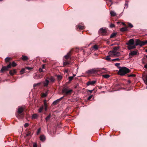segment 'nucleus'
<instances>
[{
    "label": "nucleus",
    "instance_id": "nucleus-1",
    "mask_svg": "<svg viewBox=\"0 0 147 147\" xmlns=\"http://www.w3.org/2000/svg\"><path fill=\"white\" fill-rule=\"evenodd\" d=\"M119 69L118 72V74L123 76L130 72V70L125 67H119V65H115Z\"/></svg>",
    "mask_w": 147,
    "mask_h": 147
},
{
    "label": "nucleus",
    "instance_id": "nucleus-2",
    "mask_svg": "<svg viewBox=\"0 0 147 147\" xmlns=\"http://www.w3.org/2000/svg\"><path fill=\"white\" fill-rule=\"evenodd\" d=\"M135 42L136 43L134 45H132L129 47H128V49L129 50H130L136 48V46L139 45L142 46L146 45L147 44V40L145 41H141L139 39H136Z\"/></svg>",
    "mask_w": 147,
    "mask_h": 147
},
{
    "label": "nucleus",
    "instance_id": "nucleus-3",
    "mask_svg": "<svg viewBox=\"0 0 147 147\" xmlns=\"http://www.w3.org/2000/svg\"><path fill=\"white\" fill-rule=\"evenodd\" d=\"M71 51H69L67 55L64 56L63 58V64H70L73 63L74 61L73 60L71 59L70 57Z\"/></svg>",
    "mask_w": 147,
    "mask_h": 147
},
{
    "label": "nucleus",
    "instance_id": "nucleus-4",
    "mask_svg": "<svg viewBox=\"0 0 147 147\" xmlns=\"http://www.w3.org/2000/svg\"><path fill=\"white\" fill-rule=\"evenodd\" d=\"M120 47L119 46L115 47H113L112 51H110L109 52V54L111 57H118L121 54L119 52L117 51L119 50Z\"/></svg>",
    "mask_w": 147,
    "mask_h": 147
},
{
    "label": "nucleus",
    "instance_id": "nucleus-5",
    "mask_svg": "<svg viewBox=\"0 0 147 147\" xmlns=\"http://www.w3.org/2000/svg\"><path fill=\"white\" fill-rule=\"evenodd\" d=\"M100 69L98 68H94L88 70L86 71V73L89 74H93L99 72Z\"/></svg>",
    "mask_w": 147,
    "mask_h": 147
},
{
    "label": "nucleus",
    "instance_id": "nucleus-6",
    "mask_svg": "<svg viewBox=\"0 0 147 147\" xmlns=\"http://www.w3.org/2000/svg\"><path fill=\"white\" fill-rule=\"evenodd\" d=\"M16 65H7V66H3L1 70V72L3 73L5 71H7L9 69L11 68V65L13 67H14L16 66Z\"/></svg>",
    "mask_w": 147,
    "mask_h": 147
},
{
    "label": "nucleus",
    "instance_id": "nucleus-7",
    "mask_svg": "<svg viewBox=\"0 0 147 147\" xmlns=\"http://www.w3.org/2000/svg\"><path fill=\"white\" fill-rule=\"evenodd\" d=\"M73 90H69L67 88H64L62 90L63 93L65 94V95L71 94Z\"/></svg>",
    "mask_w": 147,
    "mask_h": 147
},
{
    "label": "nucleus",
    "instance_id": "nucleus-8",
    "mask_svg": "<svg viewBox=\"0 0 147 147\" xmlns=\"http://www.w3.org/2000/svg\"><path fill=\"white\" fill-rule=\"evenodd\" d=\"M33 68V67H26L25 68L22 69L20 71V72L21 74H22L24 73L27 72L26 71L27 69L30 70L31 69Z\"/></svg>",
    "mask_w": 147,
    "mask_h": 147
},
{
    "label": "nucleus",
    "instance_id": "nucleus-9",
    "mask_svg": "<svg viewBox=\"0 0 147 147\" xmlns=\"http://www.w3.org/2000/svg\"><path fill=\"white\" fill-rule=\"evenodd\" d=\"M98 33L100 34L101 35L104 36L106 34L107 31L105 29L101 28L99 30Z\"/></svg>",
    "mask_w": 147,
    "mask_h": 147
},
{
    "label": "nucleus",
    "instance_id": "nucleus-10",
    "mask_svg": "<svg viewBox=\"0 0 147 147\" xmlns=\"http://www.w3.org/2000/svg\"><path fill=\"white\" fill-rule=\"evenodd\" d=\"M134 39H130L126 43V44L128 45L127 47H129L131 45H134Z\"/></svg>",
    "mask_w": 147,
    "mask_h": 147
},
{
    "label": "nucleus",
    "instance_id": "nucleus-11",
    "mask_svg": "<svg viewBox=\"0 0 147 147\" xmlns=\"http://www.w3.org/2000/svg\"><path fill=\"white\" fill-rule=\"evenodd\" d=\"M43 76V75L42 74H35L34 76V78L36 79H38L42 78Z\"/></svg>",
    "mask_w": 147,
    "mask_h": 147
},
{
    "label": "nucleus",
    "instance_id": "nucleus-12",
    "mask_svg": "<svg viewBox=\"0 0 147 147\" xmlns=\"http://www.w3.org/2000/svg\"><path fill=\"white\" fill-rule=\"evenodd\" d=\"M12 58L11 57H7L5 58V61L6 63H11L12 61Z\"/></svg>",
    "mask_w": 147,
    "mask_h": 147
},
{
    "label": "nucleus",
    "instance_id": "nucleus-13",
    "mask_svg": "<svg viewBox=\"0 0 147 147\" xmlns=\"http://www.w3.org/2000/svg\"><path fill=\"white\" fill-rule=\"evenodd\" d=\"M99 68L100 69V70L99 71V72H100V73H105L107 72L108 71V69L106 68Z\"/></svg>",
    "mask_w": 147,
    "mask_h": 147
},
{
    "label": "nucleus",
    "instance_id": "nucleus-14",
    "mask_svg": "<svg viewBox=\"0 0 147 147\" xmlns=\"http://www.w3.org/2000/svg\"><path fill=\"white\" fill-rule=\"evenodd\" d=\"M24 111V108L22 107H18V114L22 113Z\"/></svg>",
    "mask_w": 147,
    "mask_h": 147
},
{
    "label": "nucleus",
    "instance_id": "nucleus-15",
    "mask_svg": "<svg viewBox=\"0 0 147 147\" xmlns=\"http://www.w3.org/2000/svg\"><path fill=\"white\" fill-rule=\"evenodd\" d=\"M45 65H42V68H40L39 69V71L40 72H44L46 71Z\"/></svg>",
    "mask_w": 147,
    "mask_h": 147
},
{
    "label": "nucleus",
    "instance_id": "nucleus-16",
    "mask_svg": "<svg viewBox=\"0 0 147 147\" xmlns=\"http://www.w3.org/2000/svg\"><path fill=\"white\" fill-rule=\"evenodd\" d=\"M49 82V81L47 79H46L45 81L42 82L43 84V86L45 87L47 86Z\"/></svg>",
    "mask_w": 147,
    "mask_h": 147
},
{
    "label": "nucleus",
    "instance_id": "nucleus-17",
    "mask_svg": "<svg viewBox=\"0 0 147 147\" xmlns=\"http://www.w3.org/2000/svg\"><path fill=\"white\" fill-rule=\"evenodd\" d=\"M96 82V81H90L87 83V86H89L90 85H92L95 84Z\"/></svg>",
    "mask_w": 147,
    "mask_h": 147
},
{
    "label": "nucleus",
    "instance_id": "nucleus-18",
    "mask_svg": "<svg viewBox=\"0 0 147 147\" xmlns=\"http://www.w3.org/2000/svg\"><path fill=\"white\" fill-rule=\"evenodd\" d=\"M137 50H136V51H130L129 54L131 56L136 55L137 54Z\"/></svg>",
    "mask_w": 147,
    "mask_h": 147
},
{
    "label": "nucleus",
    "instance_id": "nucleus-19",
    "mask_svg": "<svg viewBox=\"0 0 147 147\" xmlns=\"http://www.w3.org/2000/svg\"><path fill=\"white\" fill-rule=\"evenodd\" d=\"M63 96L62 97H61V98H59V99H57V100L54 101L53 103V104L54 105H56L57 103H58L59 102V101L60 100H61L63 98Z\"/></svg>",
    "mask_w": 147,
    "mask_h": 147
},
{
    "label": "nucleus",
    "instance_id": "nucleus-20",
    "mask_svg": "<svg viewBox=\"0 0 147 147\" xmlns=\"http://www.w3.org/2000/svg\"><path fill=\"white\" fill-rule=\"evenodd\" d=\"M16 70L13 69L10 70L9 71V74L11 75H13L16 73Z\"/></svg>",
    "mask_w": 147,
    "mask_h": 147
},
{
    "label": "nucleus",
    "instance_id": "nucleus-21",
    "mask_svg": "<svg viewBox=\"0 0 147 147\" xmlns=\"http://www.w3.org/2000/svg\"><path fill=\"white\" fill-rule=\"evenodd\" d=\"M127 27H125L121 28L120 29V31L122 32L127 31H128V29H127Z\"/></svg>",
    "mask_w": 147,
    "mask_h": 147
},
{
    "label": "nucleus",
    "instance_id": "nucleus-22",
    "mask_svg": "<svg viewBox=\"0 0 147 147\" xmlns=\"http://www.w3.org/2000/svg\"><path fill=\"white\" fill-rule=\"evenodd\" d=\"M22 59L24 61H26L28 59V57L26 56L22 55L21 57Z\"/></svg>",
    "mask_w": 147,
    "mask_h": 147
},
{
    "label": "nucleus",
    "instance_id": "nucleus-23",
    "mask_svg": "<svg viewBox=\"0 0 147 147\" xmlns=\"http://www.w3.org/2000/svg\"><path fill=\"white\" fill-rule=\"evenodd\" d=\"M33 134V133H32L30 131H29L27 132L26 136H30L31 137Z\"/></svg>",
    "mask_w": 147,
    "mask_h": 147
},
{
    "label": "nucleus",
    "instance_id": "nucleus-24",
    "mask_svg": "<svg viewBox=\"0 0 147 147\" xmlns=\"http://www.w3.org/2000/svg\"><path fill=\"white\" fill-rule=\"evenodd\" d=\"M40 139L41 141H44L45 140V137L44 135H42L40 137Z\"/></svg>",
    "mask_w": 147,
    "mask_h": 147
},
{
    "label": "nucleus",
    "instance_id": "nucleus-25",
    "mask_svg": "<svg viewBox=\"0 0 147 147\" xmlns=\"http://www.w3.org/2000/svg\"><path fill=\"white\" fill-rule=\"evenodd\" d=\"M20 114H18L17 115V117L18 119H22L23 117V115L22 114L20 115Z\"/></svg>",
    "mask_w": 147,
    "mask_h": 147
},
{
    "label": "nucleus",
    "instance_id": "nucleus-26",
    "mask_svg": "<svg viewBox=\"0 0 147 147\" xmlns=\"http://www.w3.org/2000/svg\"><path fill=\"white\" fill-rule=\"evenodd\" d=\"M117 33H113L111 35L110 38H112L115 37Z\"/></svg>",
    "mask_w": 147,
    "mask_h": 147
},
{
    "label": "nucleus",
    "instance_id": "nucleus-27",
    "mask_svg": "<svg viewBox=\"0 0 147 147\" xmlns=\"http://www.w3.org/2000/svg\"><path fill=\"white\" fill-rule=\"evenodd\" d=\"M38 116V115L37 114H34L32 116V119H36L37 118Z\"/></svg>",
    "mask_w": 147,
    "mask_h": 147
},
{
    "label": "nucleus",
    "instance_id": "nucleus-28",
    "mask_svg": "<svg viewBox=\"0 0 147 147\" xmlns=\"http://www.w3.org/2000/svg\"><path fill=\"white\" fill-rule=\"evenodd\" d=\"M110 57L111 56L109 55L105 57V59L108 61H110L111 60V59L110 58Z\"/></svg>",
    "mask_w": 147,
    "mask_h": 147
},
{
    "label": "nucleus",
    "instance_id": "nucleus-29",
    "mask_svg": "<svg viewBox=\"0 0 147 147\" xmlns=\"http://www.w3.org/2000/svg\"><path fill=\"white\" fill-rule=\"evenodd\" d=\"M110 14L112 16H116V13L115 12L111 11L110 12Z\"/></svg>",
    "mask_w": 147,
    "mask_h": 147
},
{
    "label": "nucleus",
    "instance_id": "nucleus-30",
    "mask_svg": "<svg viewBox=\"0 0 147 147\" xmlns=\"http://www.w3.org/2000/svg\"><path fill=\"white\" fill-rule=\"evenodd\" d=\"M77 28H79L80 30H82L84 28V26H82L81 25H78V26Z\"/></svg>",
    "mask_w": 147,
    "mask_h": 147
},
{
    "label": "nucleus",
    "instance_id": "nucleus-31",
    "mask_svg": "<svg viewBox=\"0 0 147 147\" xmlns=\"http://www.w3.org/2000/svg\"><path fill=\"white\" fill-rule=\"evenodd\" d=\"M102 76L104 78H108L110 77L109 75L108 74L103 75Z\"/></svg>",
    "mask_w": 147,
    "mask_h": 147
},
{
    "label": "nucleus",
    "instance_id": "nucleus-32",
    "mask_svg": "<svg viewBox=\"0 0 147 147\" xmlns=\"http://www.w3.org/2000/svg\"><path fill=\"white\" fill-rule=\"evenodd\" d=\"M41 83V82H39V83H37V84H34V85H33V87L34 88H35V87L36 86H39V85H40V84Z\"/></svg>",
    "mask_w": 147,
    "mask_h": 147
},
{
    "label": "nucleus",
    "instance_id": "nucleus-33",
    "mask_svg": "<svg viewBox=\"0 0 147 147\" xmlns=\"http://www.w3.org/2000/svg\"><path fill=\"white\" fill-rule=\"evenodd\" d=\"M47 95V92L45 93H43L42 95V97H46Z\"/></svg>",
    "mask_w": 147,
    "mask_h": 147
},
{
    "label": "nucleus",
    "instance_id": "nucleus-34",
    "mask_svg": "<svg viewBox=\"0 0 147 147\" xmlns=\"http://www.w3.org/2000/svg\"><path fill=\"white\" fill-rule=\"evenodd\" d=\"M51 117V115H49L45 118L46 121H47L48 120H49Z\"/></svg>",
    "mask_w": 147,
    "mask_h": 147
},
{
    "label": "nucleus",
    "instance_id": "nucleus-35",
    "mask_svg": "<svg viewBox=\"0 0 147 147\" xmlns=\"http://www.w3.org/2000/svg\"><path fill=\"white\" fill-rule=\"evenodd\" d=\"M93 48L95 50H97L98 49V47L96 45H94L93 46Z\"/></svg>",
    "mask_w": 147,
    "mask_h": 147
},
{
    "label": "nucleus",
    "instance_id": "nucleus-36",
    "mask_svg": "<svg viewBox=\"0 0 147 147\" xmlns=\"http://www.w3.org/2000/svg\"><path fill=\"white\" fill-rule=\"evenodd\" d=\"M128 27H129L130 28H131L133 27V26L130 23H128Z\"/></svg>",
    "mask_w": 147,
    "mask_h": 147
},
{
    "label": "nucleus",
    "instance_id": "nucleus-37",
    "mask_svg": "<svg viewBox=\"0 0 147 147\" xmlns=\"http://www.w3.org/2000/svg\"><path fill=\"white\" fill-rule=\"evenodd\" d=\"M144 82H145V83L147 85V75H146V76L145 79H143Z\"/></svg>",
    "mask_w": 147,
    "mask_h": 147
},
{
    "label": "nucleus",
    "instance_id": "nucleus-38",
    "mask_svg": "<svg viewBox=\"0 0 147 147\" xmlns=\"http://www.w3.org/2000/svg\"><path fill=\"white\" fill-rule=\"evenodd\" d=\"M46 102V100H44V103H45V111H46L47 109V105L45 103Z\"/></svg>",
    "mask_w": 147,
    "mask_h": 147
},
{
    "label": "nucleus",
    "instance_id": "nucleus-39",
    "mask_svg": "<svg viewBox=\"0 0 147 147\" xmlns=\"http://www.w3.org/2000/svg\"><path fill=\"white\" fill-rule=\"evenodd\" d=\"M115 25L114 24H111L110 25V27L112 28L115 27Z\"/></svg>",
    "mask_w": 147,
    "mask_h": 147
},
{
    "label": "nucleus",
    "instance_id": "nucleus-40",
    "mask_svg": "<svg viewBox=\"0 0 147 147\" xmlns=\"http://www.w3.org/2000/svg\"><path fill=\"white\" fill-rule=\"evenodd\" d=\"M50 80L52 82H54L55 81V80H54V78L52 77H51V78L50 79Z\"/></svg>",
    "mask_w": 147,
    "mask_h": 147
},
{
    "label": "nucleus",
    "instance_id": "nucleus-41",
    "mask_svg": "<svg viewBox=\"0 0 147 147\" xmlns=\"http://www.w3.org/2000/svg\"><path fill=\"white\" fill-rule=\"evenodd\" d=\"M136 76V75L134 74H132L130 75H128V77H135Z\"/></svg>",
    "mask_w": 147,
    "mask_h": 147
},
{
    "label": "nucleus",
    "instance_id": "nucleus-42",
    "mask_svg": "<svg viewBox=\"0 0 147 147\" xmlns=\"http://www.w3.org/2000/svg\"><path fill=\"white\" fill-rule=\"evenodd\" d=\"M73 78V76H70L69 78V81H71L72 80Z\"/></svg>",
    "mask_w": 147,
    "mask_h": 147
},
{
    "label": "nucleus",
    "instance_id": "nucleus-43",
    "mask_svg": "<svg viewBox=\"0 0 147 147\" xmlns=\"http://www.w3.org/2000/svg\"><path fill=\"white\" fill-rule=\"evenodd\" d=\"M43 109V107H40L39 109V113H41Z\"/></svg>",
    "mask_w": 147,
    "mask_h": 147
},
{
    "label": "nucleus",
    "instance_id": "nucleus-44",
    "mask_svg": "<svg viewBox=\"0 0 147 147\" xmlns=\"http://www.w3.org/2000/svg\"><path fill=\"white\" fill-rule=\"evenodd\" d=\"M28 123H26L24 125L25 127H26L28 126Z\"/></svg>",
    "mask_w": 147,
    "mask_h": 147
},
{
    "label": "nucleus",
    "instance_id": "nucleus-45",
    "mask_svg": "<svg viewBox=\"0 0 147 147\" xmlns=\"http://www.w3.org/2000/svg\"><path fill=\"white\" fill-rule=\"evenodd\" d=\"M12 63H10L9 64H17L16 63H15L14 61H12Z\"/></svg>",
    "mask_w": 147,
    "mask_h": 147
},
{
    "label": "nucleus",
    "instance_id": "nucleus-46",
    "mask_svg": "<svg viewBox=\"0 0 147 147\" xmlns=\"http://www.w3.org/2000/svg\"><path fill=\"white\" fill-rule=\"evenodd\" d=\"M61 76L60 75H58L57 76V78L59 80H61Z\"/></svg>",
    "mask_w": 147,
    "mask_h": 147
},
{
    "label": "nucleus",
    "instance_id": "nucleus-47",
    "mask_svg": "<svg viewBox=\"0 0 147 147\" xmlns=\"http://www.w3.org/2000/svg\"><path fill=\"white\" fill-rule=\"evenodd\" d=\"M40 130H41L40 128L38 129V130L37 131V134H39V133L40 132Z\"/></svg>",
    "mask_w": 147,
    "mask_h": 147
},
{
    "label": "nucleus",
    "instance_id": "nucleus-48",
    "mask_svg": "<svg viewBox=\"0 0 147 147\" xmlns=\"http://www.w3.org/2000/svg\"><path fill=\"white\" fill-rule=\"evenodd\" d=\"M92 95H90V96L89 97H88V100H90V99H91L92 97Z\"/></svg>",
    "mask_w": 147,
    "mask_h": 147
},
{
    "label": "nucleus",
    "instance_id": "nucleus-49",
    "mask_svg": "<svg viewBox=\"0 0 147 147\" xmlns=\"http://www.w3.org/2000/svg\"><path fill=\"white\" fill-rule=\"evenodd\" d=\"M33 147H37V145L36 143H34L33 144Z\"/></svg>",
    "mask_w": 147,
    "mask_h": 147
},
{
    "label": "nucleus",
    "instance_id": "nucleus-50",
    "mask_svg": "<svg viewBox=\"0 0 147 147\" xmlns=\"http://www.w3.org/2000/svg\"><path fill=\"white\" fill-rule=\"evenodd\" d=\"M119 60V59H112V61H118Z\"/></svg>",
    "mask_w": 147,
    "mask_h": 147
},
{
    "label": "nucleus",
    "instance_id": "nucleus-51",
    "mask_svg": "<svg viewBox=\"0 0 147 147\" xmlns=\"http://www.w3.org/2000/svg\"><path fill=\"white\" fill-rule=\"evenodd\" d=\"M44 63H47V60L46 59L43 60L42 61Z\"/></svg>",
    "mask_w": 147,
    "mask_h": 147
},
{
    "label": "nucleus",
    "instance_id": "nucleus-52",
    "mask_svg": "<svg viewBox=\"0 0 147 147\" xmlns=\"http://www.w3.org/2000/svg\"><path fill=\"white\" fill-rule=\"evenodd\" d=\"M93 91V90H88L87 92H90L91 93Z\"/></svg>",
    "mask_w": 147,
    "mask_h": 147
},
{
    "label": "nucleus",
    "instance_id": "nucleus-53",
    "mask_svg": "<svg viewBox=\"0 0 147 147\" xmlns=\"http://www.w3.org/2000/svg\"><path fill=\"white\" fill-rule=\"evenodd\" d=\"M144 67L145 68L147 69V65H144Z\"/></svg>",
    "mask_w": 147,
    "mask_h": 147
},
{
    "label": "nucleus",
    "instance_id": "nucleus-54",
    "mask_svg": "<svg viewBox=\"0 0 147 147\" xmlns=\"http://www.w3.org/2000/svg\"><path fill=\"white\" fill-rule=\"evenodd\" d=\"M146 59H145V60H146V62H147V55L146 56Z\"/></svg>",
    "mask_w": 147,
    "mask_h": 147
},
{
    "label": "nucleus",
    "instance_id": "nucleus-55",
    "mask_svg": "<svg viewBox=\"0 0 147 147\" xmlns=\"http://www.w3.org/2000/svg\"><path fill=\"white\" fill-rule=\"evenodd\" d=\"M122 24H123V25L124 26H126V24H125V23H122Z\"/></svg>",
    "mask_w": 147,
    "mask_h": 147
},
{
    "label": "nucleus",
    "instance_id": "nucleus-56",
    "mask_svg": "<svg viewBox=\"0 0 147 147\" xmlns=\"http://www.w3.org/2000/svg\"><path fill=\"white\" fill-rule=\"evenodd\" d=\"M115 64L118 65V64H120L119 63H115Z\"/></svg>",
    "mask_w": 147,
    "mask_h": 147
},
{
    "label": "nucleus",
    "instance_id": "nucleus-57",
    "mask_svg": "<svg viewBox=\"0 0 147 147\" xmlns=\"http://www.w3.org/2000/svg\"><path fill=\"white\" fill-rule=\"evenodd\" d=\"M117 23L118 24H119L120 23V22H117Z\"/></svg>",
    "mask_w": 147,
    "mask_h": 147
},
{
    "label": "nucleus",
    "instance_id": "nucleus-58",
    "mask_svg": "<svg viewBox=\"0 0 147 147\" xmlns=\"http://www.w3.org/2000/svg\"><path fill=\"white\" fill-rule=\"evenodd\" d=\"M146 51L147 52V49L146 50Z\"/></svg>",
    "mask_w": 147,
    "mask_h": 147
},
{
    "label": "nucleus",
    "instance_id": "nucleus-59",
    "mask_svg": "<svg viewBox=\"0 0 147 147\" xmlns=\"http://www.w3.org/2000/svg\"><path fill=\"white\" fill-rule=\"evenodd\" d=\"M95 55H97L96 54H95Z\"/></svg>",
    "mask_w": 147,
    "mask_h": 147
},
{
    "label": "nucleus",
    "instance_id": "nucleus-60",
    "mask_svg": "<svg viewBox=\"0 0 147 147\" xmlns=\"http://www.w3.org/2000/svg\"><path fill=\"white\" fill-rule=\"evenodd\" d=\"M73 61H74L73 62V63H74V61L73 60Z\"/></svg>",
    "mask_w": 147,
    "mask_h": 147
},
{
    "label": "nucleus",
    "instance_id": "nucleus-61",
    "mask_svg": "<svg viewBox=\"0 0 147 147\" xmlns=\"http://www.w3.org/2000/svg\"><path fill=\"white\" fill-rule=\"evenodd\" d=\"M2 0H0V1H2Z\"/></svg>",
    "mask_w": 147,
    "mask_h": 147
}]
</instances>
